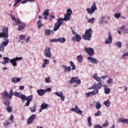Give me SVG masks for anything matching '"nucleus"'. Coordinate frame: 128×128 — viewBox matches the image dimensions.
<instances>
[{
  "label": "nucleus",
  "mask_w": 128,
  "mask_h": 128,
  "mask_svg": "<svg viewBox=\"0 0 128 128\" xmlns=\"http://www.w3.org/2000/svg\"><path fill=\"white\" fill-rule=\"evenodd\" d=\"M93 31L92 28L86 30L85 34L82 35V38L84 40H90L92 39Z\"/></svg>",
  "instance_id": "1"
},
{
  "label": "nucleus",
  "mask_w": 128,
  "mask_h": 128,
  "mask_svg": "<svg viewBox=\"0 0 128 128\" xmlns=\"http://www.w3.org/2000/svg\"><path fill=\"white\" fill-rule=\"evenodd\" d=\"M64 24L62 18H59L58 19L57 22L55 23L54 25V31L56 32L58 30L60 26Z\"/></svg>",
  "instance_id": "2"
},
{
  "label": "nucleus",
  "mask_w": 128,
  "mask_h": 128,
  "mask_svg": "<svg viewBox=\"0 0 128 128\" xmlns=\"http://www.w3.org/2000/svg\"><path fill=\"white\" fill-rule=\"evenodd\" d=\"M8 36V28L5 27L3 28L2 32H0V38L2 37L7 39Z\"/></svg>",
  "instance_id": "3"
},
{
  "label": "nucleus",
  "mask_w": 128,
  "mask_h": 128,
  "mask_svg": "<svg viewBox=\"0 0 128 128\" xmlns=\"http://www.w3.org/2000/svg\"><path fill=\"white\" fill-rule=\"evenodd\" d=\"M97 7L96 3H94L92 6L91 8H86V11L88 12V14L90 15H92L96 10H97Z\"/></svg>",
  "instance_id": "4"
},
{
  "label": "nucleus",
  "mask_w": 128,
  "mask_h": 128,
  "mask_svg": "<svg viewBox=\"0 0 128 128\" xmlns=\"http://www.w3.org/2000/svg\"><path fill=\"white\" fill-rule=\"evenodd\" d=\"M33 98L34 96L32 95H30L26 97V96L24 95V100H26V102L24 104L25 106H30V102L32 101Z\"/></svg>",
  "instance_id": "5"
},
{
  "label": "nucleus",
  "mask_w": 128,
  "mask_h": 128,
  "mask_svg": "<svg viewBox=\"0 0 128 128\" xmlns=\"http://www.w3.org/2000/svg\"><path fill=\"white\" fill-rule=\"evenodd\" d=\"M44 55L46 58H50L52 56V52H50V48L49 47H46L45 50L44 52Z\"/></svg>",
  "instance_id": "6"
},
{
  "label": "nucleus",
  "mask_w": 128,
  "mask_h": 128,
  "mask_svg": "<svg viewBox=\"0 0 128 128\" xmlns=\"http://www.w3.org/2000/svg\"><path fill=\"white\" fill-rule=\"evenodd\" d=\"M84 51L88 54L90 56H93L94 54V50L90 48H84Z\"/></svg>",
  "instance_id": "7"
},
{
  "label": "nucleus",
  "mask_w": 128,
  "mask_h": 128,
  "mask_svg": "<svg viewBox=\"0 0 128 128\" xmlns=\"http://www.w3.org/2000/svg\"><path fill=\"white\" fill-rule=\"evenodd\" d=\"M36 118V116L35 114L31 115L28 119L27 122L28 124H32L34 122V120Z\"/></svg>",
  "instance_id": "8"
},
{
  "label": "nucleus",
  "mask_w": 128,
  "mask_h": 128,
  "mask_svg": "<svg viewBox=\"0 0 128 128\" xmlns=\"http://www.w3.org/2000/svg\"><path fill=\"white\" fill-rule=\"evenodd\" d=\"M70 84H75L76 83V84H81V80L78 77H74L72 78L70 81Z\"/></svg>",
  "instance_id": "9"
},
{
  "label": "nucleus",
  "mask_w": 128,
  "mask_h": 128,
  "mask_svg": "<svg viewBox=\"0 0 128 128\" xmlns=\"http://www.w3.org/2000/svg\"><path fill=\"white\" fill-rule=\"evenodd\" d=\"M22 59V57H16L15 58L10 60V62L14 66H17V63L16 61L21 60Z\"/></svg>",
  "instance_id": "10"
},
{
  "label": "nucleus",
  "mask_w": 128,
  "mask_h": 128,
  "mask_svg": "<svg viewBox=\"0 0 128 128\" xmlns=\"http://www.w3.org/2000/svg\"><path fill=\"white\" fill-rule=\"evenodd\" d=\"M102 87V84L101 82L98 84L95 83L92 86L91 88L99 90V89L101 88Z\"/></svg>",
  "instance_id": "11"
},
{
  "label": "nucleus",
  "mask_w": 128,
  "mask_h": 128,
  "mask_svg": "<svg viewBox=\"0 0 128 128\" xmlns=\"http://www.w3.org/2000/svg\"><path fill=\"white\" fill-rule=\"evenodd\" d=\"M14 96H16L18 97L19 98H20L22 100V101H23L24 102H25L24 94H22L21 92H15Z\"/></svg>",
  "instance_id": "12"
},
{
  "label": "nucleus",
  "mask_w": 128,
  "mask_h": 128,
  "mask_svg": "<svg viewBox=\"0 0 128 128\" xmlns=\"http://www.w3.org/2000/svg\"><path fill=\"white\" fill-rule=\"evenodd\" d=\"M9 42V40H6V42H4L2 44H0V51L4 52V46H6Z\"/></svg>",
  "instance_id": "13"
},
{
  "label": "nucleus",
  "mask_w": 128,
  "mask_h": 128,
  "mask_svg": "<svg viewBox=\"0 0 128 128\" xmlns=\"http://www.w3.org/2000/svg\"><path fill=\"white\" fill-rule=\"evenodd\" d=\"M98 92H99V90L96 89H94V90L92 92L86 93V97H89L90 96H94L97 94Z\"/></svg>",
  "instance_id": "14"
},
{
  "label": "nucleus",
  "mask_w": 128,
  "mask_h": 128,
  "mask_svg": "<svg viewBox=\"0 0 128 128\" xmlns=\"http://www.w3.org/2000/svg\"><path fill=\"white\" fill-rule=\"evenodd\" d=\"M71 110L72 112H76L78 114H83L82 111L80 110L77 106H76L75 108H72Z\"/></svg>",
  "instance_id": "15"
},
{
  "label": "nucleus",
  "mask_w": 128,
  "mask_h": 128,
  "mask_svg": "<svg viewBox=\"0 0 128 128\" xmlns=\"http://www.w3.org/2000/svg\"><path fill=\"white\" fill-rule=\"evenodd\" d=\"M108 35V38L107 40L105 42V44H110L112 42V33L110 32H109Z\"/></svg>",
  "instance_id": "16"
},
{
  "label": "nucleus",
  "mask_w": 128,
  "mask_h": 128,
  "mask_svg": "<svg viewBox=\"0 0 128 128\" xmlns=\"http://www.w3.org/2000/svg\"><path fill=\"white\" fill-rule=\"evenodd\" d=\"M50 10H44L42 16H44V18L46 20H48V16L50 14Z\"/></svg>",
  "instance_id": "17"
},
{
  "label": "nucleus",
  "mask_w": 128,
  "mask_h": 128,
  "mask_svg": "<svg viewBox=\"0 0 128 128\" xmlns=\"http://www.w3.org/2000/svg\"><path fill=\"white\" fill-rule=\"evenodd\" d=\"M72 40L73 41H76L77 42H80L82 40V36L79 34H76L75 37H72Z\"/></svg>",
  "instance_id": "18"
},
{
  "label": "nucleus",
  "mask_w": 128,
  "mask_h": 128,
  "mask_svg": "<svg viewBox=\"0 0 128 128\" xmlns=\"http://www.w3.org/2000/svg\"><path fill=\"white\" fill-rule=\"evenodd\" d=\"M88 60H90V62L93 64H97L98 63V60L92 57H88Z\"/></svg>",
  "instance_id": "19"
},
{
  "label": "nucleus",
  "mask_w": 128,
  "mask_h": 128,
  "mask_svg": "<svg viewBox=\"0 0 128 128\" xmlns=\"http://www.w3.org/2000/svg\"><path fill=\"white\" fill-rule=\"evenodd\" d=\"M46 92V90H37L38 94L40 96H44Z\"/></svg>",
  "instance_id": "20"
},
{
  "label": "nucleus",
  "mask_w": 128,
  "mask_h": 128,
  "mask_svg": "<svg viewBox=\"0 0 128 128\" xmlns=\"http://www.w3.org/2000/svg\"><path fill=\"white\" fill-rule=\"evenodd\" d=\"M2 96L4 98H9L10 95L7 91H4L2 92Z\"/></svg>",
  "instance_id": "21"
},
{
  "label": "nucleus",
  "mask_w": 128,
  "mask_h": 128,
  "mask_svg": "<svg viewBox=\"0 0 128 128\" xmlns=\"http://www.w3.org/2000/svg\"><path fill=\"white\" fill-rule=\"evenodd\" d=\"M3 60L4 62L2 64L5 65L6 64H8L10 62V60L7 57H4Z\"/></svg>",
  "instance_id": "22"
},
{
  "label": "nucleus",
  "mask_w": 128,
  "mask_h": 128,
  "mask_svg": "<svg viewBox=\"0 0 128 128\" xmlns=\"http://www.w3.org/2000/svg\"><path fill=\"white\" fill-rule=\"evenodd\" d=\"M21 81V78H12V82L14 83H17Z\"/></svg>",
  "instance_id": "23"
},
{
  "label": "nucleus",
  "mask_w": 128,
  "mask_h": 128,
  "mask_svg": "<svg viewBox=\"0 0 128 128\" xmlns=\"http://www.w3.org/2000/svg\"><path fill=\"white\" fill-rule=\"evenodd\" d=\"M70 16L67 14H64V18H62V20L64 21H70Z\"/></svg>",
  "instance_id": "24"
},
{
  "label": "nucleus",
  "mask_w": 128,
  "mask_h": 128,
  "mask_svg": "<svg viewBox=\"0 0 128 128\" xmlns=\"http://www.w3.org/2000/svg\"><path fill=\"white\" fill-rule=\"evenodd\" d=\"M121 30H123V32L126 34L128 33V29L126 28V26L125 25H122V26L120 28Z\"/></svg>",
  "instance_id": "25"
},
{
  "label": "nucleus",
  "mask_w": 128,
  "mask_h": 128,
  "mask_svg": "<svg viewBox=\"0 0 128 128\" xmlns=\"http://www.w3.org/2000/svg\"><path fill=\"white\" fill-rule=\"evenodd\" d=\"M104 92L106 94H108L110 92V88H107V86H104Z\"/></svg>",
  "instance_id": "26"
},
{
  "label": "nucleus",
  "mask_w": 128,
  "mask_h": 128,
  "mask_svg": "<svg viewBox=\"0 0 128 128\" xmlns=\"http://www.w3.org/2000/svg\"><path fill=\"white\" fill-rule=\"evenodd\" d=\"M51 30H50L46 29L44 30V34L46 36H49L51 34Z\"/></svg>",
  "instance_id": "27"
},
{
  "label": "nucleus",
  "mask_w": 128,
  "mask_h": 128,
  "mask_svg": "<svg viewBox=\"0 0 128 128\" xmlns=\"http://www.w3.org/2000/svg\"><path fill=\"white\" fill-rule=\"evenodd\" d=\"M25 28V24L21 23L20 25H19L18 28V30L20 31Z\"/></svg>",
  "instance_id": "28"
},
{
  "label": "nucleus",
  "mask_w": 128,
  "mask_h": 128,
  "mask_svg": "<svg viewBox=\"0 0 128 128\" xmlns=\"http://www.w3.org/2000/svg\"><path fill=\"white\" fill-rule=\"evenodd\" d=\"M38 26L39 29L41 28L42 26H44V24L42 22V20H39L37 22Z\"/></svg>",
  "instance_id": "29"
},
{
  "label": "nucleus",
  "mask_w": 128,
  "mask_h": 128,
  "mask_svg": "<svg viewBox=\"0 0 128 128\" xmlns=\"http://www.w3.org/2000/svg\"><path fill=\"white\" fill-rule=\"evenodd\" d=\"M120 122H124V124H128V119L126 118H120Z\"/></svg>",
  "instance_id": "30"
},
{
  "label": "nucleus",
  "mask_w": 128,
  "mask_h": 128,
  "mask_svg": "<svg viewBox=\"0 0 128 128\" xmlns=\"http://www.w3.org/2000/svg\"><path fill=\"white\" fill-rule=\"evenodd\" d=\"M66 40L64 38H58V42H60L61 43L65 42Z\"/></svg>",
  "instance_id": "31"
},
{
  "label": "nucleus",
  "mask_w": 128,
  "mask_h": 128,
  "mask_svg": "<svg viewBox=\"0 0 128 128\" xmlns=\"http://www.w3.org/2000/svg\"><path fill=\"white\" fill-rule=\"evenodd\" d=\"M48 105L45 102H44L42 104H41L40 107H42V109L46 110V108H48Z\"/></svg>",
  "instance_id": "32"
},
{
  "label": "nucleus",
  "mask_w": 128,
  "mask_h": 128,
  "mask_svg": "<svg viewBox=\"0 0 128 128\" xmlns=\"http://www.w3.org/2000/svg\"><path fill=\"white\" fill-rule=\"evenodd\" d=\"M96 110H100L101 108L102 104L100 102H98L96 103Z\"/></svg>",
  "instance_id": "33"
},
{
  "label": "nucleus",
  "mask_w": 128,
  "mask_h": 128,
  "mask_svg": "<svg viewBox=\"0 0 128 128\" xmlns=\"http://www.w3.org/2000/svg\"><path fill=\"white\" fill-rule=\"evenodd\" d=\"M30 110L31 112H36V106L34 105L32 107H30Z\"/></svg>",
  "instance_id": "34"
},
{
  "label": "nucleus",
  "mask_w": 128,
  "mask_h": 128,
  "mask_svg": "<svg viewBox=\"0 0 128 128\" xmlns=\"http://www.w3.org/2000/svg\"><path fill=\"white\" fill-rule=\"evenodd\" d=\"M70 64L71 66L72 67V70H76V66L75 64L74 63V62H72V61H70Z\"/></svg>",
  "instance_id": "35"
},
{
  "label": "nucleus",
  "mask_w": 128,
  "mask_h": 128,
  "mask_svg": "<svg viewBox=\"0 0 128 128\" xmlns=\"http://www.w3.org/2000/svg\"><path fill=\"white\" fill-rule=\"evenodd\" d=\"M104 104L106 106H110V102L109 100H106L104 101Z\"/></svg>",
  "instance_id": "36"
},
{
  "label": "nucleus",
  "mask_w": 128,
  "mask_h": 128,
  "mask_svg": "<svg viewBox=\"0 0 128 128\" xmlns=\"http://www.w3.org/2000/svg\"><path fill=\"white\" fill-rule=\"evenodd\" d=\"M88 126H92V117L90 116L88 118Z\"/></svg>",
  "instance_id": "37"
},
{
  "label": "nucleus",
  "mask_w": 128,
  "mask_h": 128,
  "mask_svg": "<svg viewBox=\"0 0 128 128\" xmlns=\"http://www.w3.org/2000/svg\"><path fill=\"white\" fill-rule=\"evenodd\" d=\"M6 110L8 112H12V108L10 106H9L6 108Z\"/></svg>",
  "instance_id": "38"
},
{
  "label": "nucleus",
  "mask_w": 128,
  "mask_h": 128,
  "mask_svg": "<svg viewBox=\"0 0 128 128\" xmlns=\"http://www.w3.org/2000/svg\"><path fill=\"white\" fill-rule=\"evenodd\" d=\"M72 70L70 66H64V72H70Z\"/></svg>",
  "instance_id": "39"
},
{
  "label": "nucleus",
  "mask_w": 128,
  "mask_h": 128,
  "mask_svg": "<svg viewBox=\"0 0 128 128\" xmlns=\"http://www.w3.org/2000/svg\"><path fill=\"white\" fill-rule=\"evenodd\" d=\"M10 101L8 100H7L6 101L4 102V104L5 106H6L7 107L10 106Z\"/></svg>",
  "instance_id": "40"
},
{
  "label": "nucleus",
  "mask_w": 128,
  "mask_h": 128,
  "mask_svg": "<svg viewBox=\"0 0 128 128\" xmlns=\"http://www.w3.org/2000/svg\"><path fill=\"white\" fill-rule=\"evenodd\" d=\"M72 14V11L70 9H68L66 10V14L70 15L71 16V15Z\"/></svg>",
  "instance_id": "41"
},
{
  "label": "nucleus",
  "mask_w": 128,
  "mask_h": 128,
  "mask_svg": "<svg viewBox=\"0 0 128 128\" xmlns=\"http://www.w3.org/2000/svg\"><path fill=\"white\" fill-rule=\"evenodd\" d=\"M114 44L118 48H122V42H117L115 43Z\"/></svg>",
  "instance_id": "42"
},
{
  "label": "nucleus",
  "mask_w": 128,
  "mask_h": 128,
  "mask_svg": "<svg viewBox=\"0 0 128 128\" xmlns=\"http://www.w3.org/2000/svg\"><path fill=\"white\" fill-rule=\"evenodd\" d=\"M8 95H9V99L12 98L13 95V90L12 89L10 90Z\"/></svg>",
  "instance_id": "43"
},
{
  "label": "nucleus",
  "mask_w": 128,
  "mask_h": 128,
  "mask_svg": "<svg viewBox=\"0 0 128 128\" xmlns=\"http://www.w3.org/2000/svg\"><path fill=\"white\" fill-rule=\"evenodd\" d=\"M78 61L81 62L82 60V56H78L76 57Z\"/></svg>",
  "instance_id": "44"
},
{
  "label": "nucleus",
  "mask_w": 128,
  "mask_h": 128,
  "mask_svg": "<svg viewBox=\"0 0 128 128\" xmlns=\"http://www.w3.org/2000/svg\"><path fill=\"white\" fill-rule=\"evenodd\" d=\"M102 115V112L100 110H98L96 112V113H95L94 116H100Z\"/></svg>",
  "instance_id": "45"
},
{
  "label": "nucleus",
  "mask_w": 128,
  "mask_h": 128,
  "mask_svg": "<svg viewBox=\"0 0 128 128\" xmlns=\"http://www.w3.org/2000/svg\"><path fill=\"white\" fill-rule=\"evenodd\" d=\"M121 14L118 12V13H116V14H114V16L115 18H118L120 17Z\"/></svg>",
  "instance_id": "46"
},
{
  "label": "nucleus",
  "mask_w": 128,
  "mask_h": 128,
  "mask_svg": "<svg viewBox=\"0 0 128 128\" xmlns=\"http://www.w3.org/2000/svg\"><path fill=\"white\" fill-rule=\"evenodd\" d=\"M57 96H62V95H63V93L60 92H55L54 93Z\"/></svg>",
  "instance_id": "47"
},
{
  "label": "nucleus",
  "mask_w": 128,
  "mask_h": 128,
  "mask_svg": "<svg viewBox=\"0 0 128 128\" xmlns=\"http://www.w3.org/2000/svg\"><path fill=\"white\" fill-rule=\"evenodd\" d=\"M94 20H95L94 18H92L91 19H90L88 20V22L90 23V24H92L94 22Z\"/></svg>",
  "instance_id": "48"
},
{
  "label": "nucleus",
  "mask_w": 128,
  "mask_h": 128,
  "mask_svg": "<svg viewBox=\"0 0 128 128\" xmlns=\"http://www.w3.org/2000/svg\"><path fill=\"white\" fill-rule=\"evenodd\" d=\"M45 82L47 83H49L50 82V77H48L46 78H45Z\"/></svg>",
  "instance_id": "49"
},
{
  "label": "nucleus",
  "mask_w": 128,
  "mask_h": 128,
  "mask_svg": "<svg viewBox=\"0 0 128 128\" xmlns=\"http://www.w3.org/2000/svg\"><path fill=\"white\" fill-rule=\"evenodd\" d=\"M108 126V120H106L105 122V123L102 124V126L104 128H105V126Z\"/></svg>",
  "instance_id": "50"
},
{
  "label": "nucleus",
  "mask_w": 128,
  "mask_h": 128,
  "mask_svg": "<svg viewBox=\"0 0 128 128\" xmlns=\"http://www.w3.org/2000/svg\"><path fill=\"white\" fill-rule=\"evenodd\" d=\"M44 64H50V60L46 59L44 60Z\"/></svg>",
  "instance_id": "51"
},
{
  "label": "nucleus",
  "mask_w": 128,
  "mask_h": 128,
  "mask_svg": "<svg viewBox=\"0 0 128 128\" xmlns=\"http://www.w3.org/2000/svg\"><path fill=\"white\" fill-rule=\"evenodd\" d=\"M31 1H33L34 2V0H23L22 2V4H26V2H31Z\"/></svg>",
  "instance_id": "52"
},
{
  "label": "nucleus",
  "mask_w": 128,
  "mask_h": 128,
  "mask_svg": "<svg viewBox=\"0 0 128 128\" xmlns=\"http://www.w3.org/2000/svg\"><path fill=\"white\" fill-rule=\"evenodd\" d=\"M10 16H11L12 20L13 21L16 22V18L15 16H14V15H11Z\"/></svg>",
  "instance_id": "53"
},
{
  "label": "nucleus",
  "mask_w": 128,
  "mask_h": 128,
  "mask_svg": "<svg viewBox=\"0 0 128 128\" xmlns=\"http://www.w3.org/2000/svg\"><path fill=\"white\" fill-rule=\"evenodd\" d=\"M10 124L8 122V121H6L4 124V126H10Z\"/></svg>",
  "instance_id": "54"
},
{
  "label": "nucleus",
  "mask_w": 128,
  "mask_h": 128,
  "mask_svg": "<svg viewBox=\"0 0 128 128\" xmlns=\"http://www.w3.org/2000/svg\"><path fill=\"white\" fill-rule=\"evenodd\" d=\"M26 38V36L24 35H20L19 37V38H20L21 40H24Z\"/></svg>",
  "instance_id": "55"
},
{
  "label": "nucleus",
  "mask_w": 128,
  "mask_h": 128,
  "mask_svg": "<svg viewBox=\"0 0 128 128\" xmlns=\"http://www.w3.org/2000/svg\"><path fill=\"white\" fill-rule=\"evenodd\" d=\"M14 116L13 115H11L10 118V120H11L12 122H14Z\"/></svg>",
  "instance_id": "56"
},
{
  "label": "nucleus",
  "mask_w": 128,
  "mask_h": 128,
  "mask_svg": "<svg viewBox=\"0 0 128 128\" xmlns=\"http://www.w3.org/2000/svg\"><path fill=\"white\" fill-rule=\"evenodd\" d=\"M55 18V16H50L49 18L50 21H52L53 19Z\"/></svg>",
  "instance_id": "57"
},
{
  "label": "nucleus",
  "mask_w": 128,
  "mask_h": 128,
  "mask_svg": "<svg viewBox=\"0 0 128 128\" xmlns=\"http://www.w3.org/2000/svg\"><path fill=\"white\" fill-rule=\"evenodd\" d=\"M107 82L108 84H112V78H109Z\"/></svg>",
  "instance_id": "58"
},
{
  "label": "nucleus",
  "mask_w": 128,
  "mask_h": 128,
  "mask_svg": "<svg viewBox=\"0 0 128 128\" xmlns=\"http://www.w3.org/2000/svg\"><path fill=\"white\" fill-rule=\"evenodd\" d=\"M50 42H58V39H56V38H54V39H52L50 40Z\"/></svg>",
  "instance_id": "59"
},
{
  "label": "nucleus",
  "mask_w": 128,
  "mask_h": 128,
  "mask_svg": "<svg viewBox=\"0 0 128 128\" xmlns=\"http://www.w3.org/2000/svg\"><path fill=\"white\" fill-rule=\"evenodd\" d=\"M96 80L99 82H100L102 81V79L98 76L96 79Z\"/></svg>",
  "instance_id": "60"
},
{
  "label": "nucleus",
  "mask_w": 128,
  "mask_h": 128,
  "mask_svg": "<svg viewBox=\"0 0 128 128\" xmlns=\"http://www.w3.org/2000/svg\"><path fill=\"white\" fill-rule=\"evenodd\" d=\"M128 56V52L124 54L122 56V58H126V56Z\"/></svg>",
  "instance_id": "61"
},
{
  "label": "nucleus",
  "mask_w": 128,
  "mask_h": 128,
  "mask_svg": "<svg viewBox=\"0 0 128 128\" xmlns=\"http://www.w3.org/2000/svg\"><path fill=\"white\" fill-rule=\"evenodd\" d=\"M98 77V74H95L93 76V78H94L95 80Z\"/></svg>",
  "instance_id": "62"
},
{
  "label": "nucleus",
  "mask_w": 128,
  "mask_h": 128,
  "mask_svg": "<svg viewBox=\"0 0 128 128\" xmlns=\"http://www.w3.org/2000/svg\"><path fill=\"white\" fill-rule=\"evenodd\" d=\"M60 97V99H61V100L62 101H64V100H65V96H64L62 95Z\"/></svg>",
  "instance_id": "63"
},
{
  "label": "nucleus",
  "mask_w": 128,
  "mask_h": 128,
  "mask_svg": "<svg viewBox=\"0 0 128 128\" xmlns=\"http://www.w3.org/2000/svg\"><path fill=\"white\" fill-rule=\"evenodd\" d=\"M94 128H103V127L101 126L100 125H96L94 126Z\"/></svg>",
  "instance_id": "64"
}]
</instances>
